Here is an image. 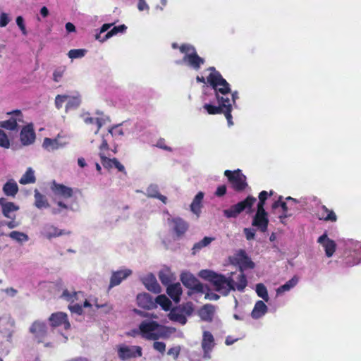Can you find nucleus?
I'll list each match as a JSON object with an SVG mask.
<instances>
[{
    "label": "nucleus",
    "instance_id": "28",
    "mask_svg": "<svg viewBox=\"0 0 361 361\" xmlns=\"http://www.w3.org/2000/svg\"><path fill=\"white\" fill-rule=\"evenodd\" d=\"M168 316L170 320L178 322L182 325L185 324L187 322L185 315L183 314L181 310L178 307L172 308Z\"/></svg>",
    "mask_w": 361,
    "mask_h": 361
},
{
    "label": "nucleus",
    "instance_id": "18",
    "mask_svg": "<svg viewBox=\"0 0 361 361\" xmlns=\"http://www.w3.org/2000/svg\"><path fill=\"white\" fill-rule=\"evenodd\" d=\"M317 243L323 246L326 257H331L336 251V244L334 240L328 238L327 233H324L319 237Z\"/></svg>",
    "mask_w": 361,
    "mask_h": 361
},
{
    "label": "nucleus",
    "instance_id": "43",
    "mask_svg": "<svg viewBox=\"0 0 361 361\" xmlns=\"http://www.w3.org/2000/svg\"><path fill=\"white\" fill-rule=\"evenodd\" d=\"M256 293L257 295L267 302L269 300V295L266 286L263 283L256 285Z\"/></svg>",
    "mask_w": 361,
    "mask_h": 361
},
{
    "label": "nucleus",
    "instance_id": "9",
    "mask_svg": "<svg viewBox=\"0 0 361 361\" xmlns=\"http://www.w3.org/2000/svg\"><path fill=\"white\" fill-rule=\"evenodd\" d=\"M180 281L188 288L196 293H203L204 286L199 280L190 273H183L180 276Z\"/></svg>",
    "mask_w": 361,
    "mask_h": 361
},
{
    "label": "nucleus",
    "instance_id": "51",
    "mask_svg": "<svg viewBox=\"0 0 361 361\" xmlns=\"http://www.w3.org/2000/svg\"><path fill=\"white\" fill-rule=\"evenodd\" d=\"M68 98V95H66V94H63V95L58 94L56 97V98H55V105H56V107L58 109H60L61 108H62L63 104L65 102H67Z\"/></svg>",
    "mask_w": 361,
    "mask_h": 361
},
{
    "label": "nucleus",
    "instance_id": "38",
    "mask_svg": "<svg viewBox=\"0 0 361 361\" xmlns=\"http://www.w3.org/2000/svg\"><path fill=\"white\" fill-rule=\"evenodd\" d=\"M81 103L80 96H69L66 105V111L77 109Z\"/></svg>",
    "mask_w": 361,
    "mask_h": 361
},
{
    "label": "nucleus",
    "instance_id": "55",
    "mask_svg": "<svg viewBox=\"0 0 361 361\" xmlns=\"http://www.w3.org/2000/svg\"><path fill=\"white\" fill-rule=\"evenodd\" d=\"M68 309L72 313L81 315L83 313L82 306L79 304H75L73 305H69Z\"/></svg>",
    "mask_w": 361,
    "mask_h": 361
},
{
    "label": "nucleus",
    "instance_id": "50",
    "mask_svg": "<svg viewBox=\"0 0 361 361\" xmlns=\"http://www.w3.org/2000/svg\"><path fill=\"white\" fill-rule=\"evenodd\" d=\"M179 50L181 53L185 54V55L191 54L193 52L196 51L195 48L188 44H183L179 47Z\"/></svg>",
    "mask_w": 361,
    "mask_h": 361
},
{
    "label": "nucleus",
    "instance_id": "19",
    "mask_svg": "<svg viewBox=\"0 0 361 361\" xmlns=\"http://www.w3.org/2000/svg\"><path fill=\"white\" fill-rule=\"evenodd\" d=\"M131 274L132 271L128 269L113 271L110 278L109 290L114 286H118L123 280L131 275Z\"/></svg>",
    "mask_w": 361,
    "mask_h": 361
},
{
    "label": "nucleus",
    "instance_id": "36",
    "mask_svg": "<svg viewBox=\"0 0 361 361\" xmlns=\"http://www.w3.org/2000/svg\"><path fill=\"white\" fill-rule=\"evenodd\" d=\"M154 302H156V305L159 304L165 311L171 310L172 305L171 301L165 295H158L156 298Z\"/></svg>",
    "mask_w": 361,
    "mask_h": 361
},
{
    "label": "nucleus",
    "instance_id": "31",
    "mask_svg": "<svg viewBox=\"0 0 361 361\" xmlns=\"http://www.w3.org/2000/svg\"><path fill=\"white\" fill-rule=\"evenodd\" d=\"M127 29V27L125 25H120L118 26L114 27L110 31L105 34V35L100 39V34H96L95 39L99 40L101 42H104L107 39L111 37L112 36L118 34V32H123Z\"/></svg>",
    "mask_w": 361,
    "mask_h": 361
},
{
    "label": "nucleus",
    "instance_id": "56",
    "mask_svg": "<svg viewBox=\"0 0 361 361\" xmlns=\"http://www.w3.org/2000/svg\"><path fill=\"white\" fill-rule=\"evenodd\" d=\"M244 233L245 235L246 239L247 240H250L255 238V231L252 228H244Z\"/></svg>",
    "mask_w": 361,
    "mask_h": 361
},
{
    "label": "nucleus",
    "instance_id": "41",
    "mask_svg": "<svg viewBox=\"0 0 361 361\" xmlns=\"http://www.w3.org/2000/svg\"><path fill=\"white\" fill-rule=\"evenodd\" d=\"M298 282V278L296 276H294L291 279L288 281L285 284L281 286L278 290V293H283L285 291H288L292 288H293Z\"/></svg>",
    "mask_w": 361,
    "mask_h": 361
},
{
    "label": "nucleus",
    "instance_id": "35",
    "mask_svg": "<svg viewBox=\"0 0 361 361\" xmlns=\"http://www.w3.org/2000/svg\"><path fill=\"white\" fill-rule=\"evenodd\" d=\"M35 205L38 209L48 208L49 204L44 195L41 194L37 190L35 192Z\"/></svg>",
    "mask_w": 361,
    "mask_h": 361
},
{
    "label": "nucleus",
    "instance_id": "7",
    "mask_svg": "<svg viewBox=\"0 0 361 361\" xmlns=\"http://www.w3.org/2000/svg\"><path fill=\"white\" fill-rule=\"evenodd\" d=\"M118 356L121 360L140 357L142 355V349L138 345H127L121 344L117 346Z\"/></svg>",
    "mask_w": 361,
    "mask_h": 361
},
{
    "label": "nucleus",
    "instance_id": "45",
    "mask_svg": "<svg viewBox=\"0 0 361 361\" xmlns=\"http://www.w3.org/2000/svg\"><path fill=\"white\" fill-rule=\"evenodd\" d=\"M80 293H81V292L74 291L73 293H70L67 289H66L63 291L61 298H64L67 301L73 302L78 300V295Z\"/></svg>",
    "mask_w": 361,
    "mask_h": 361
},
{
    "label": "nucleus",
    "instance_id": "23",
    "mask_svg": "<svg viewBox=\"0 0 361 361\" xmlns=\"http://www.w3.org/2000/svg\"><path fill=\"white\" fill-rule=\"evenodd\" d=\"M20 138L24 145H30L35 141V133L32 125H27L22 128Z\"/></svg>",
    "mask_w": 361,
    "mask_h": 361
},
{
    "label": "nucleus",
    "instance_id": "37",
    "mask_svg": "<svg viewBox=\"0 0 361 361\" xmlns=\"http://www.w3.org/2000/svg\"><path fill=\"white\" fill-rule=\"evenodd\" d=\"M247 285V281L243 271H240V274L238 276L237 282H234L235 290L243 291Z\"/></svg>",
    "mask_w": 361,
    "mask_h": 361
},
{
    "label": "nucleus",
    "instance_id": "6",
    "mask_svg": "<svg viewBox=\"0 0 361 361\" xmlns=\"http://www.w3.org/2000/svg\"><path fill=\"white\" fill-rule=\"evenodd\" d=\"M161 326L156 321H142L140 324L141 336L149 341H157L162 336V334L157 332Z\"/></svg>",
    "mask_w": 361,
    "mask_h": 361
},
{
    "label": "nucleus",
    "instance_id": "14",
    "mask_svg": "<svg viewBox=\"0 0 361 361\" xmlns=\"http://www.w3.org/2000/svg\"><path fill=\"white\" fill-rule=\"evenodd\" d=\"M71 232L63 229H59L52 224H45L41 231V234L48 240L57 238L63 235H69Z\"/></svg>",
    "mask_w": 361,
    "mask_h": 361
},
{
    "label": "nucleus",
    "instance_id": "1",
    "mask_svg": "<svg viewBox=\"0 0 361 361\" xmlns=\"http://www.w3.org/2000/svg\"><path fill=\"white\" fill-rule=\"evenodd\" d=\"M207 70L210 73L207 77V82L214 90L219 106L204 104L203 107L210 115L224 114L228 126H232L233 124L231 115L233 108L229 98L230 85L215 67L211 66Z\"/></svg>",
    "mask_w": 361,
    "mask_h": 361
},
{
    "label": "nucleus",
    "instance_id": "42",
    "mask_svg": "<svg viewBox=\"0 0 361 361\" xmlns=\"http://www.w3.org/2000/svg\"><path fill=\"white\" fill-rule=\"evenodd\" d=\"M8 236L11 239H13L17 242H19V243L27 241L29 239L28 235L27 234H25L23 232L17 231H11L8 234Z\"/></svg>",
    "mask_w": 361,
    "mask_h": 361
},
{
    "label": "nucleus",
    "instance_id": "40",
    "mask_svg": "<svg viewBox=\"0 0 361 361\" xmlns=\"http://www.w3.org/2000/svg\"><path fill=\"white\" fill-rule=\"evenodd\" d=\"M42 146L48 151H53L59 149L60 145L56 139L46 137L43 141Z\"/></svg>",
    "mask_w": 361,
    "mask_h": 361
},
{
    "label": "nucleus",
    "instance_id": "27",
    "mask_svg": "<svg viewBox=\"0 0 361 361\" xmlns=\"http://www.w3.org/2000/svg\"><path fill=\"white\" fill-rule=\"evenodd\" d=\"M182 292V288L180 283L171 284L166 289L167 294L175 302H178L180 301Z\"/></svg>",
    "mask_w": 361,
    "mask_h": 361
},
{
    "label": "nucleus",
    "instance_id": "34",
    "mask_svg": "<svg viewBox=\"0 0 361 361\" xmlns=\"http://www.w3.org/2000/svg\"><path fill=\"white\" fill-rule=\"evenodd\" d=\"M35 181H36V178L35 176V173L31 167H29L27 169L25 173L23 175L21 178L19 180V183L21 185L35 183Z\"/></svg>",
    "mask_w": 361,
    "mask_h": 361
},
{
    "label": "nucleus",
    "instance_id": "29",
    "mask_svg": "<svg viewBox=\"0 0 361 361\" xmlns=\"http://www.w3.org/2000/svg\"><path fill=\"white\" fill-rule=\"evenodd\" d=\"M3 192L6 196L14 197L18 192L19 188L13 179L8 180L3 186Z\"/></svg>",
    "mask_w": 361,
    "mask_h": 361
},
{
    "label": "nucleus",
    "instance_id": "24",
    "mask_svg": "<svg viewBox=\"0 0 361 361\" xmlns=\"http://www.w3.org/2000/svg\"><path fill=\"white\" fill-rule=\"evenodd\" d=\"M142 283L148 290L154 293H159L161 292V287L156 277L152 274L146 276L142 279Z\"/></svg>",
    "mask_w": 361,
    "mask_h": 361
},
{
    "label": "nucleus",
    "instance_id": "57",
    "mask_svg": "<svg viewBox=\"0 0 361 361\" xmlns=\"http://www.w3.org/2000/svg\"><path fill=\"white\" fill-rule=\"evenodd\" d=\"M16 23H17L18 26L19 27V28L20 29V30L22 31V32L24 35H25L26 34V28H25V25L24 24L23 18L22 16H18L16 18Z\"/></svg>",
    "mask_w": 361,
    "mask_h": 361
},
{
    "label": "nucleus",
    "instance_id": "25",
    "mask_svg": "<svg viewBox=\"0 0 361 361\" xmlns=\"http://www.w3.org/2000/svg\"><path fill=\"white\" fill-rule=\"evenodd\" d=\"M215 312L214 306L210 304L204 305L199 311V316L204 322H212Z\"/></svg>",
    "mask_w": 361,
    "mask_h": 361
},
{
    "label": "nucleus",
    "instance_id": "44",
    "mask_svg": "<svg viewBox=\"0 0 361 361\" xmlns=\"http://www.w3.org/2000/svg\"><path fill=\"white\" fill-rule=\"evenodd\" d=\"M87 52L86 49H71L68 53V56L70 59H78L83 57Z\"/></svg>",
    "mask_w": 361,
    "mask_h": 361
},
{
    "label": "nucleus",
    "instance_id": "26",
    "mask_svg": "<svg viewBox=\"0 0 361 361\" xmlns=\"http://www.w3.org/2000/svg\"><path fill=\"white\" fill-rule=\"evenodd\" d=\"M319 219L324 221L336 222L337 216L335 212L325 205H322L319 212Z\"/></svg>",
    "mask_w": 361,
    "mask_h": 361
},
{
    "label": "nucleus",
    "instance_id": "53",
    "mask_svg": "<svg viewBox=\"0 0 361 361\" xmlns=\"http://www.w3.org/2000/svg\"><path fill=\"white\" fill-rule=\"evenodd\" d=\"M153 348L154 350L164 354L166 350V344L164 342L155 341L153 343Z\"/></svg>",
    "mask_w": 361,
    "mask_h": 361
},
{
    "label": "nucleus",
    "instance_id": "13",
    "mask_svg": "<svg viewBox=\"0 0 361 361\" xmlns=\"http://www.w3.org/2000/svg\"><path fill=\"white\" fill-rule=\"evenodd\" d=\"M167 221L172 225V229L178 238L183 236L188 230V222L180 217L169 218Z\"/></svg>",
    "mask_w": 361,
    "mask_h": 361
},
{
    "label": "nucleus",
    "instance_id": "63",
    "mask_svg": "<svg viewBox=\"0 0 361 361\" xmlns=\"http://www.w3.org/2000/svg\"><path fill=\"white\" fill-rule=\"evenodd\" d=\"M205 246L203 245L202 241H199L194 244L192 248V255H195L197 252H199L201 249L204 247Z\"/></svg>",
    "mask_w": 361,
    "mask_h": 361
},
{
    "label": "nucleus",
    "instance_id": "61",
    "mask_svg": "<svg viewBox=\"0 0 361 361\" xmlns=\"http://www.w3.org/2000/svg\"><path fill=\"white\" fill-rule=\"evenodd\" d=\"M113 163L114 167L117 169L118 171L126 173L124 166L121 164L116 158H113Z\"/></svg>",
    "mask_w": 361,
    "mask_h": 361
},
{
    "label": "nucleus",
    "instance_id": "12",
    "mask_svg": "<svg viewBox=\"0 0 361 361\" xmlns=\"http://www.w3.org/2000/svg\"><path fill=\"white\" fill-rule=\"evenodd\" d=\"M49 322L51 326L54 328L63 325L65 330L71 329V324L68 321V315L66 313L62 312L52 313L49 317Z\"/></svg>",
    "mask_w": 361,
    "mask_h": 361
},
{
    "label": "nucleus",
    "instance_id": "32",
    "mask_svg": "<svg viewBox=\"0 0 361 361\" xmlns=\"http://www.w3.org/2000/svg\"><path fill=\"white\" fill-rule=\"evenodd\" d=\"M204 198V193L202 192H199L193 199L191 204L190 209L191 211L197 214V216L201 212V208L202 207V202Z\"/></svg>",
    "mask_w": 361,
    "mask_h": 361
},
{
    "label": "nucleus",
    "instance_id": "11",
    "mask_svg": "<svg viewBox=\"0 0 361 361\" xmlns=\"http://www.w3.org/2000/svg\"><path fill=\"white\" fill-rule=\"evenodd\" d=\"M286 200L288 202H290V203L288 204L283 202V204H281V208L283 212L281 215H279V218L280 219V221L282 224H285L284 219L288 217L292 216L294 214L295 212L298 209V201L295 199L291 197H286Z\"/></svg>",
    "mask_w": 361,
    "mask_h": 361
},
{
    "label": "nucleus",
    "instance_id": "60",
    "mask_svg": "<svg viewBox=\"0 0 361 361\" xmlns=\"http://www.w3.org/2000/svg\"><path fill=\"white\" fill-rule=\"evenodd\" d=\"M137 8L140 11H149V7L145 0H138Z\"/></svg>",
    "mask_w": 361,
    "mask_h": 361
},
{
    "label": "nucleus",
    "instance_id": "30",
    "mask_svg": "<svg viewBox=\"0 0 361 361\" xmlns=\"http://www.w3.org/2000/svg\"><path fill=\"white\" fill-rule=\"evenodd\" d=\"M267 312V306L266 304L262 300H258L255 305L251 316L253 319H257L264 316Z\"/></svg>",
    "mask_w": 361,
    "mask_h": 361
},
{
    "label": "nucleus",
    "instance_id": "2",
    "mask_svg": "<svg viewBox=\"0 0 361 361\" xmlns=\"http://www.w3.org/2000/svg\"><path fill=\"white\" fill-rule=\"evenodd\" d=\"M204 274L202 276L210 281L215 290L223 295L226 296L231 290H235L234 280L231 277L226 278L212 271H204Z\"/></svg>",
    "mask_w": 361,
    "mask_h": 361
},
{
    "label": "nucleus",
    "instance_id": "21",
    "mask_svg": "<svg viewBox=\"0 0 361 361\" xmlns=\"http://www.w3.org/2000/svg\"><path fill=\"white\" fill-rule=\"evenodd\" d=\"M137 305L145 310H152L157 307L152 297L147 293H140L136 298Z\"/></svg>",
    "mask_w": 361,
    "mask_h": 361
},
{
    "label": "nucleus",
    "instance_id": "3",
    "mask_svg": "<svg viewBox=\"0 0 361 361\" xmlns=\"http://www.w3.org/2000/svg\"><path fill=\"white\" fill-rule=\"evenodd\" d=\"M0 206L4 216L9 219V221H1V226H6L8 228L13 229L20 225V222L16 220L15 212L19 210V207L12 202H8L6 198H0Z\"/></svg>",
    "mask_w": 361,
    "mask_h": 361
},
{
    "label": "nucleus",
    "instance_id": "62",
    "mask_svg": "<svg viewBox=\"0 0 361 361\" xmlns=\"http://www.w3.org/2000/svg\"><path fill=\"white\" fill-rule=\"evenodd\" d=\"M95 306L99 309V308H105V312L109 313L113 310L112 305L104 303V304H99L97 302L95 303Z\"/></svg>",
    "mask_w": 361,
    "mask_h": 361
},
{
    "label": "nucleus",
    "instance_id": "5",
    "mask_svg": "<svg viewBox=\"0 0 361 361\" xmlns=\"http://www.w3.org/2000/svg\"><path fill=\"white\" fill-rule=\"evenodd\" d=\"M257 199L252 196H247L245 200L232 205L230 208L224 210V215L227 218H236L241 212L247 209L250 212Z\"/></svg>",
    "mask_w": 361,
    "mask_h": 361
},
{
    "label": "nucleus",
    "instance_id": "46",
    "mask_svg": "<svg viewBox=\"0 0 361 361\" xmlns=\"http://www.w3.org/2000/svg\"><path fill=\"white\" fill-rule=\"evenodd\" d=\"M178 307L181 310L183 314L188 316L191 315L194 311V307L192 302H188Z\"/></svg>",
    "mask_w": 361,
    "mask_h": 361
},
{
    "label": "nucleus",
    "instance_id": "10",
    "mask_svg": "<svg viewBox=\"0 0 361 361\" xmlns=\"http://www.w3.org/2000/svg\"><path fill=\"white\" fill-rule=\"evenodd\" d=\"M11 118L0 123V126L7 130H13L17 128L18 122H23V116L20 110L16 109L7 113Z\"/></svg>",
    "mask_w": 361,
    "mask_h": 361
},
{
    "label": "nucleus",
    "instance_id": "20",
    "mask_svg": "<svg viewBox=\"0 0 361 361\" xmlns=\"http://www.w3.org/2000/svg\"><path fill=\"white\" fill-rule=\"evenodd\" d=\"M183 61L194 70L198 71L201 68L202 65L204 63L205 60L200 57L197 54V51H195L191 54L184 55L183 57Z\"/></svg>",
    "mask_w": 361,
    "mask_h": 361
},
{
    "label": "nucleus",
    "instance_id": "58",
    "mask_svg": "<svg viewBox=\"0 0 361 361\" xmlns=\"http://www.w3.org/2000/svg\"><path fill=\"white\" fill-rule=\"evenodd\" d=\"M9 23V18L6 13H1L0 15V27H6Z\"/></svg>",
    "mask_w": 361,
    "mask_h": 361
},
{
    "label": "nucleus",
    "instance_id": "4",
    "mask_svg": "<svg viewBox=\"0 0 361 361\" xmlns=\"http://www.w3.org/2000/svg\"><path fill=\"white\" fill-rule=\"evenodd\" d=\"M224 176L228 178L231 188L237 192H243L248 186L246 176L240 169L226 170Z\"/></svg>",
    "mask_w": 361,
    "mask_h": 361
},
{
    "label": "nucleus",
    "instance_id": "49",
    "mask_svg": "<svg viewBox=\"0 0 361 361\" xmlns=\"http://www.w3.org/2000/svg\"><path fill=\"white\" fill-rule=\"evenodd\" d=\"M84 121L86 124H95L97 126V132L102 127V121L99 118H92L90 116H87L84 118Z\"/></svg>",
    "mask_w": 361,
    "mask_h": 361
},
{
    "label": "nucleus",
    "instance_id": "33",
    "mask_svg": "<svg viewBox=\"0 0 361 361\" xmlns=\"http://www.w3.org/2000/svg\"><path fill=\"white\" fill-rule=\"evenodd\" d=\"M147 195L149 197L158 199L161 200L164 204L167 203V197L160 194L157 185H149L147 189Z\"/></svg>",
    "mask_w": 361,
    "mask_h": 361
},
{
    "label": "nucleus",
    "instance_id": "15",
    "mask_svg": "<svg viewBox=\"0 0 361 361\" xmlns=\"http://www.w3.org/2000/svg\"><path fill=\"white\" fill-rule=\"evenodd\" d=\"M234 260L239 265L240 271L245 269H253L255 263L247 255L245 250H239L234 257Z\"/></svg>",
    "mask_w": 361,
    "mask_h": 361
},
{
    "label": "nucleus",
    "instance_id": "8",
    "mask_svg": "<svg viewBox=\"0 0 361 361\" xmlns=\"http://www.w3.org/2000/svg\"><path fill=\"white\" fill-rule=\"evenodd\" d=\"M29 331L37 343H43L48 335V328L44 322L35 321L30 326Z\"/></svg>",
    "mask_w": 361,
    "mask_h": 361
},
{
    "label": "nucleus",
    "instance_id": "54",
    "mask_svg": "<svg viewBox=\"0 0 361 361\" xmlns=\"http://www.w3.org/2000/svg\"><path fill=\"white\" fill-rule=\"evenodd\" d=\"M180 350L181 349L179 345L175 346V347H173V348H171L170 349H169L167 354L169 355H172L173 357V359L176 360V359H178V357L180 355Z\"/></svg>",
    "mask_w": 361,
    "mask_h": 361
},
{
    "label": "nucleus",
    "instance_id": "22",
    "mask_svg": "<svg viewBox=\"0 0 361 361\" xmlns=\"http://www.w3.org/2000/svg\"><path fill=\"white\" fill-rule=\"evenodd\" d=\"M201 345L205 355L209 354L213 350L215 345V341L210 331H204L203 332Z\"/></svg>",
    "mask_w": 361,
    "mask_h": 361
},
{
    "label": "nucleus",
    "instance_id": "16",
    "mask_svg": "<svg viewBox=\"0 0 361 361\" xmlns=\"http://www.w3.org/2000/svg\"><path fill=\"white\" fill-rule=\"evenodd\" d=\"M51 190L54 196L57 197L68 199L73 195V190L71 188L57 183L55 181H53L51 185Z\"/></svg>",
    "mask_w": 361,
    "mask_h": 361
},
{
    "label": "nucleus",
    "instance_id": "59",
    "mask_svg": "<svg viewBox=\"0 0 361 361\" xmlns=\"http://www.w3.org/2000/svg\"><path fill=\"white\" fill-rule=\"evenodd\" d=\"M226 193V186L221 185L217 187L215 191V195L217 197H222Z\"/></svg>",
    "mask_w": 361,
    "mask_h": 361
},
{
    "label": "nucleus",
    "instance_id": "48",
    "mask_svg": "<svg viewBox=\"0 0 361 361\" xmlns=\"http://www.w3.org/2000/svg\"><path fill=\"white\" fill-rule=\"evenodd\" d=\"M66 71L65 66H61L55 69L53 73V80L54 82H59L61 78L63 77L64 73Z\"/></svg>",
    "mask_w": 361,
    "mask_h": 361
},
{
    "label": "nucleus",
    "instance_id": "64",
    "mask_svg": "<svg viewBox=\"0 0 361 361\" xmlns=\"http://www.w3.org/2000/svg\"><path fill=\"white\" fill-rule=\"evenodd\" d=\"M273 195V192L270 191L269 194L265 190H263L259 192V200L266 201L268 198V196H271Z\"/></svg>",
    "mask_w": 361,
    "mask_h": 361
},
{
    "label": "nucleus",
    "instance_id": "52",
    "mask_svg": "<svg viewBox=\"0 0 361 361\" xmlns=\"http://www.w3.org/2000/svg\"><path fill=\"white\" fill-rule=\"evenodd\" d=\"M0 146L4 148H8L10 146L8 137L2 130H0Z\"/></svg>",
    "mask_w": 361,
    "mask_h": 361
},
{
    "label": "nucleus",
    "instance_id": "47",
    "mask_svg": "<svg viewBox=\"0 0 361 361\" xmlns=\"http://www.w3.org/2000/svg\"><path fill=\"white\" fill-rule=\"evenodd\" d=\"M99 157L101 159V163L105 169H110L114 167L113 159H109V158L106 157L102 153L99 154Z\"/></svg>",
    "mask_w": 361,
    "mask_h": 361
},
{
    "label": "nucleus",
    "instance_id": "39",
    "mask_svg": "<svg viewBox=\"0 0 361 361\" xmlns=\"http://www.w3.org/2000/svg\"><path fill=\"white\" fill-rule=\"evenodd\" d=\"M159 279L163 285L168 287L173 280V275L169 270H161L159 273Z\"/></svg>",
    "mask_w": 361,
    "mask_h": 361
},
{
    "label": "nucleus",
    "instance_id": "17",
    "mask_svg": "<svg viewBox=\"0 0 361 361\" xmlns=\"http://www.w3.org/2000/svg\"><path fill=\"white\" fill-rule=\"evenodd\" d=\"M267 212H256L253 217L252 225L257 227L261 232L265 233L268 228L269 219Z\"/></svg>",
    "mask_w": 361,
    "mask_h": 361
}]
</instances>
